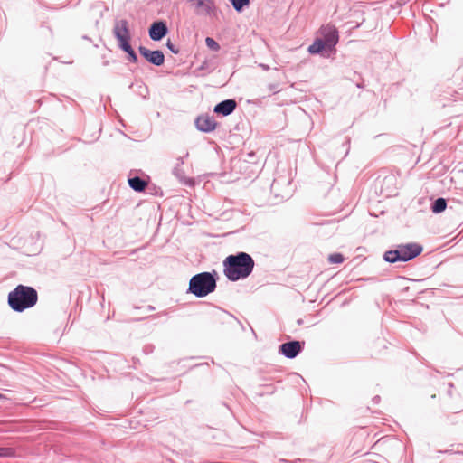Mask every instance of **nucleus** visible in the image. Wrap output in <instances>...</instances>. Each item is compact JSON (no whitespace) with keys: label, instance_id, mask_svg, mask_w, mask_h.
<instances>
[{"label":"nucleus","instance_id":"nucleus-1","mask_svg":"<svg viewBox=\"0 0 463 463\" xmlns=\"http://www.w3.org/2000/svg\"><path fill=\"white\" fill-rule=\"evenodd\" d=\"M254 260L250 255L240 252L229 255L223 260V272L232 281L246 279L252 272Z\"/></svg>","mask_w":463,"mask_h":463},{"label":"nucleus","instance_id":"nucleus-2","mask_svg":"<svg viewBox=\"0 0 463 463\" xmlns=\"http://www.w3.org/2000/svg\"><path fill=\"white\" fill-rule=\"evenodd\" d=\"M38 300L37 291L28 286L18 285L8 294V304L16 312L33 307Z\"/></svg>","mask_w":463,"mask_h":463},{"label":"nucleus","instance_id":"nucleus-3","mask_svg":"<svg viewBox=\"0 0 463 463\" xmlns=\"http://www.w3.org/2000/svg\"><path fill=\"white\" fill-rule=\"evenodd\" d=\"M422 251V247L417 243L402 244L395 250H388L384 253V260L394 263L397 261H408Z\"/></svg>","mask_w":463,"mask_h":463},{"label":"nucleus","instance_id":"nucleus-4","mask_svg":"<svg viewBox=\"0 0 463 463\" xmlns=\"http://www.w3.org/2000/svg\"><path fill=\"white\" fill-rule=\"evenodd\" d=\"M113 34L118 41L119 48L130 43L131 33L128 22L126 19L117 20L114 23Z\"/></svg>","mask_w":463,"mask_h":463},{"label":"nucleus","instance_id":"nucleus-5","mask_svg":"<svg viewBox=\"0 0 463 463\" xmlns=\"http://www.w3.org/2000/svg\"><path fill=\"white\" fill-rule=\"evenodd\" d=\"M319 33L324 43L329 48L335 46L338 42V31L333 24L322 26Z\"/></svg>","mask_w":463,"mask_h":463},{"label":"nucleus","instance_id":"nucleus-6","mask_svg":"<svg viewBox=\"0 0 463 463\" xmlns=\"http://www.w3.org/2000/svg\"><path fill=\"white\" fill-rule=\"evenodd\" d=\"M139 53L151 64L156 66H161L164 64L165 61V56L163 52L156 50V51H150L145 46L140 45L138 47Z\"/></svg>","mask_w":463,"mask_h":463},{"label":"nucleus","instance_id":"nucleus-7","mask_svg":"<svg viewBox=\"0 0 463 463\" xmlns=\"http://www.w3.org/2000/svg\"><path fill=\"white\" fill-rule=\"evenodd\" d=\"M167 33L168 28L162 21L153 23L149 28V36L153 41H160Z\"/></svg>","mask_w":463,"mask_h":463},{"label":"nucleus","instance_id":"nucleus-8","mask_svg":"<svg viewBox=\"0 0 463 463\" xmlns=\"http://www.w3.org/2000/svg\"><path fill=\"white\" fill-rule=\"evenodd\" d=\"M301 351V344L298 341L284 343L279 346V352L288 358L296 357Z\"/></svg>","mask_w":463,"mask_h":463},{"label":"nucleus","instance_id":"nucleus-9","mask_svg":"<svg viewBox=\"0 0 463 463\" xmlns=\"http://www.w3.org/2000/svg\"><path fill=\"white\" fill-rule=\"evenodd\" d=\"M187 293H192L197 298H203V272L192 277Z\"/></svg>","mask_w":463,"mask_h":463},{"label":"nucleus","instance_id":"nucleus-10","mask_svg":"<svg viewBox=\"0 0 463 463\" xmlns=\"http://www.w3.org/2000/svg\"><path fill=\"white\" fill-rule=\"evenodd\" d=\"M236 101L233 99H227L220 102L214 107V112L217 114H222L223 116H228L236 109Z\"/></svg>","mask_w":463,"mask_h":463},{"label":"nucleus","instance_id":"nucleus-11","mask_svg":"<svg viewBox=\"0 0 463 463\" xmlns=\"http://www.w3.org/2000/svg\"><path fill=\"white\" fill-rule=\"evenodd\" d=\"M128 184L134 191L142 192L146 189L147 183L139 176H135L128 179Z\"/></svg>","mask_w":463,"mask_h":463},{"label":"nucleus","instance_id":"nucleus-12","mask_svg":"<svg viewBox=\"0 0 463 463\" xmlns=\"http://www.w3.org/2000/svg\"><path fill=\"white\" fill-rule=\"evenodd\" d=\"M216 287V282L212 274L204 272V296L213 292Z\"/></svg>","mask_w":463,"mask_h":463},{"label":"nucleus","instance_id":"nucleus-13","mask_svg":"<svg viewBox=\"0 0 463 463\" xmlns=\"http://www.w3.org/2000/svg\"><path fill=\"white\" fill-rule=\"evenodd\" d=\"M326 47H327L321 38H317L315 42L308 47V52L311 54H317L322 52Z\"/></svg>","mask_w":463,"mask_h":463},{"label":"nucleus","instance_id":"nucleus-14","mask_svg":"<svg viewBox=\"0 0 463 463\" xmlns=\"http://www.w3.org/2000/svg\"><path fill=\"white\" fill-rule=\"evenodd\" d=\"M120 49L128 54V60L130 62L136 63L137 61V56L134 50L132 49L130 43L124 47H121Z\"/></svg>","mask_w":463,"mask_h":463},{"label":"nucleus","instance_id":"nucleus-15","mask_svg":"<svg viewBox=\"0 0 463 463\" xmlns=\"http://www.w3.org/2000/svg\"><path fill=\"white\" fill-rule=\"evenodd\" d=\"M447 207L446 200L443 198L437 199L433 205H432V212L433 213H441L443 212Z\"/></svg>","mask_w":463,"mask_h":463},{"label":"nucleus","instance_id":"nucleus-16","mask_svg":"<svg viewBox=\"0 0 463 463\" xmlns=\"http://www.w3.org/2000/svg\"><path fill=\"white\" fill-rule=\"evenodd\" d=\"M187 4L191 8L194 9V12L197 14H200L203 9V0H186Z\"/></svg>","mask_w":463,"mask_h":463},{"label":"nucleus","instance_id":"nucleus-17","mask_svg":"<svg viewBox=\"0 0 463 463\" xmlns=\"http://www.w3.org/2000/svg\"><path fill=\"white\" fill-rule=\"evenodd\" d=\"M231 2L233 8L238 12L250 5V0H231Z\"/></svg>","mask_w":463,"mask_h":463},{"label":"nucleus","instance_id":"nucleus-18","mask_svg":"<svg viewBox=\"0 0 463 463\" xmlns=\"http://www.w3.org/2000/svg\"><path fill=\"white\" fill-rule=\"evenodd\" d=\"M328 260L332 264H339L344 261V257L341 253H334L329 255Z\"/></svg>","mask_w":463,"mask_h":463},{"label":"nucleus","instance_id":"nucleus-19","mask_svg":"<svg viewBox=\"0 0 463 463\" xmlns=\"http://www.w3.org/2000/svg\"><path fill=\"white\" fill-rule=\"evenodd\" d=\"M205 43H206V45L208 46V48L213 50V51H214V52H216V51H218L220 49V45L213 38L207 37L205 39Z\"/></svg>","mask_w":463,"mask_h":463},{"label":"nucleus","instance_id":"nucleus-20","mask_svg":"<svg viewBox=\"0 0 463 463\" xmlns=\"http://www.w3.org/2000/svg\"><path fill=\"white\" fill-rule=\"evenodd\" d=\"M216 123L209 118H204V132L212 131L215 128Z\"/></svg>","mask_w":463,"mask_h":463},{"label":"nucleus","instance_id":"nucleus-21","mask_svg":"<svg viewBox=\"0 0 463 463\" xmlns=\"http://www.w3.org/2000/svg\"><path fill=\"white\" fill-rule=\"evenodd\" d=\"M14 454L13 449L11 448H0V458L10 457Z\"/></svg>","mask_w":463,"mask_h":463},{"label":"nucleus","instance_id":"nucleus-22","mask_svg":"<svg viewBox=\"0 0 463 463\" xmlns=\"http://www.w3.org/2000/svg\"><path fill=\"white\" fill-rule=\"evenodd\" d=\"M166 46L173 53L176 54L179 52V49L170 40L167 41Z\"/></svg>","mask_w":463,"mask_h":463},{"label":"nucleus","instance_id":"nucleus-23","mask_svg":"<svg viewBox=\"0 0 463 463\" xmlns=\"http://www.w3.org/2000/svg\"><path fill=\"white\" fill-rule=\"evenodd\" d=\"M203 116H198L195 119V126L198 130L203 131V124L201 123Z\"/></svg>","mask_w":463,"mask_h":463},{"label":"nucleus","instance_id":"nucleus-24","mask_svg":"<svg viewBox=\"0 0 463 463\" xmlns=\"http://www.w3.org/2000/svg\"><path fill=\"white\" fill-rule=\"evenodd\" d=\"M153 309H154V307L149 306V310H153Z\"/></svg>","mask_w":463,"mask_h":463},{"label":"nucleus","instance_id":"nucleus-25","mask_svg":"<svg viewBox=\"0 0 463 463\" xmlns=\"http://www.w3.org/2000/svg\"><path fill=\"white\" fill-rule=\"evenodd\" d=\"M4 398V395L2 393H0V399Z\"/></svg>","mask_w":463,"mask_h":463}]
</instances>
